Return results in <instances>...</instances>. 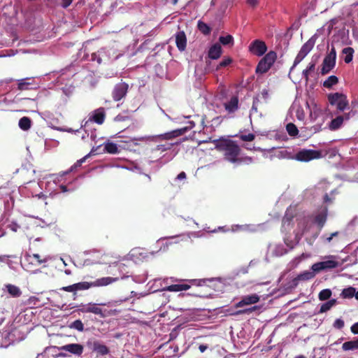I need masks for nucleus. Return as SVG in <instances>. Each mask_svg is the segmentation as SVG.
<instances>
[{
	"label": "nucleus",
	"mask_w": 358,
	"mask_h": 358,
	"mask_svg": "<svg viewBox=\"0 0 358 358\" xmlns=\"http://www.w3.org/2000/svg\"><path fill=\"white\" fill-rule=\"evenodd\" d=\"M212 142L215 144V149L223 153L227 161L231 163L241 161L239 158L241 149L236 141L229 138H220Z\"/></svg>",
	"instance_id": "1"
},
{
	"label": "nucleus",
	"mask_w": 358,
	"mask_h": 358,
	"mask_svg": "<svg viewBox=\"0 0 358 358\" xmlns=\"http://www.w3.org/2000/svg\"><path fill=\"white\" fill-rule=\"evenodd\" d=\"M117 280H118V278L103 277L96 279L95 281L91 282H80L71 285L62 287L60 288V290L76 293L77 291L86 290L92 287L106 286L116 282Z\"/></svg>",
	"instance_id": "2"
},
{
	"label": "nucleus",
	"mask_w": 358,
	"mask_h": 358,
	"mask_svg": "<svg viewBox=\"0 0 358 358\" xmlns=\"http://www.w3.org/2000/svg\"><path fill=\"white\" fill-rule=\"evenodd\" d=\"M51 259L50 256L42 257L38 254H30L27 252L24 256L22 263L23 268L29 272H34L41 264L46 263Z\"/></svg>",
	"instance_id": "3"
},
{
	"label": "nucleus",
	"mask_w": 358,
	"mask_h": 358,
	"mask_svg": "<svg viewBox=\"0 0 358 358\" xmlns=\"http://www.w3.org/2000/svg\"><path fill=\"white\" fill-rule=\"evenodd\" d=\"M328 101L331 106H336L338 111L343 112L349 107L347 96L343 93H331L327 96Z\"/></svg>",
	"instance_id": "4"
},
{
	"label": "nucleus",
	"mask_w": 358,
	"mask_h": 358,
	"mask_svg": "<svg viewBox=\"0 0 358 358\" xmlns=\"http://www.w3.org/2000/svg\"><path fill=\"white\" fill-rule=\"evenodd\" d=\"M277 59V54L274 51H270L264 55L263 58L259 62L256 67L257 73H266L271 66L273 64Z\"/></svg>",
	"instance_id": "5"
},
{
	"label": "nucleus",
	"mask_w": 358,
	"mask_h": 358,
	"mask_svg": "<svg viewBox=\"0 0 358 358\" xmlns=\"http://www.w3.org/2000/svg\"><path fill=\"white\" fill-rule=\"evenodd\" d=\"M106 303H89L87 305L83 306V307L80 309L82 313H93L94 315H99L101 318L106 317L109 315H113L115 310H103L99 306H105Z\"/></svg>",
	"instance_id": "6"
},
{
	"label": "nucleus",
	"mask_w": 358,
	"mask_h": 358,
	"mask_svg": "<svg viewBox=\"0 0 358 358\" xmlns=\"http://www.w3.org/2000/svg\"><path fill=\"white\" fill-rule=\"evenodd\" d=\"M189 284H174L171 285L166 287V290L169 292H180L183 290L189 289L192 285L195 286H203L206 284L207 282L210 281V279H192L188 280Z\"/></svg>",
	"instance_id": "7"
},
{
	"label": "nucleus",
	"mask_w": 358,
	"mask_h": 358,
	"mask_svg": "<svg viewBox=\"0 0 358 358\" xmlns=\"http://www.w3.org/2000/svg\"><path fill=\"white\" fill-rule=\"evenodd\" d=\"M336 52L334 48H332L330 52L323 59L321 74L326 75L329 73L336 66Z\"/></svg>",
	"instance_id": "8"
},
{
	"label": "nucleus",
	"mask_w": 358,
	"mask_h": 358,
	"mask_svg": "<svg viewBox=\"0 0 358 358\" xmlns=\"http://www.w3.org/2000/svg\"><path fill=\"white\" fill-rule=\"evenodd\" d=\"M321 156L322 153L320 150L303 149L296 154L295 159L297 161L307 162L313 159H319Z\"/></svg>",
	"instance_id": "9"
},
{
	"label": "nucleus",
	"mask_w": 358,
	"mask_h": 358,
	"mask_svg": "<svg viewBox=\"0 0 358 358\" xmlns=\"http://www.w3.org/2000/svg\"><path fill=\"white\" fill-rule=\"evenodd\" d=\"M315 45V41L313 38L309 39L306 43H305L296 57H295L294 64L291 68L292 70L296 65H298L305 57L310 52V50L313 48Z\"/></svg>",
	"instance_id": "10"
},
{
	"label": "nucleus",
	"mask_w": 358,
	"mask_h": 358,
	"mask_svg": "<svg viewBox=\"0 0 358 358\" xmlns=\"http://www.w3.org/2000/svg\"><path fill=\"white\" fill-rule=\"evenodd\" d=\"M129 90V85L126 83L116 84L112 92V97L115 101H119L124 98Z\"/></svg>",
	"instance_id": "11"
},
{
	"label": "nucleus",
	"mask_w": 358,
	"mask_h": 358,
	"mask_svg": "<svg viewBox=\"0 0 358 358\" xmlns=\"http://www.w3.org/2000/svg\"><path fill=\"white\" fill-rule=\"evenodd\" d=\"M249 50L253 55L260 57L265 54L267 50V46L264 41L257 39L250 43Z\"/></svg>",
	"instance_id": "12"
},
{
	"label": "nucleus",
	"mask_w": 358,
	"mask_h": 358,
	"mask_svg": "<svg viewBox=\"0 0 358 358\" xmlns=\"http://www.w3.org/2000/svg\"><path fill=\"white\" fill-rule=\"evenodd\" d=\"M340 265L339 262L334 260H327L313 264L311 268L314 272L319 273L327 269H333Z\"/></svg>",
	"instance_id": "13"
},
{
	"label": "nucleus",
	"mask_w": 358,
	"mask_h": 358,
	"mask_svg": "<svg viewBox=\"0 0 358 358\" xmlns=\"http://www.w3.org/2000/svg\"><path fill=\"white\" fill-rule=\"evenodd\" d=\"M187 132V129H177L162 134L155 136L156 141H169L176 137L182 136Z\"/></svg>",
	"instance_id": "14"
},
{
	"label": "nucleus",
	"mask_w": 358,
	"mask_h": 358,
	"mask_svg": "<svg viewBox=\"0 0 358 358\" xmlns=\"http://www.w3.org/2000/svg\"><path fill=\"white\" fill-rule=\"evenodd\" d=\"M61 350L77 356H80L83 353L84 347L79 343H71L63 345Z\"/></svg>",
	"instance_id": "15"
},
{
	"label": "nucleus",
	"mask_w": 358,
	"mask_h": 358,
	"mask_svg": "<svg viewBox=\"0 0 358 358\" xmlns=\"http://www.w3.org/2000/svg\"><path fill=\"white\" fill-rule=\"evenodd\" d=\"M260 298L257 294L247 295L242 298V299L236 304V308L243 307L247 305H251L259 302Z\"/></svg>",
	"instance_id": "16"
},
{
	"label": "nucleus",
	"mask_w": 358,
	"mask_h": 358,
	"mask_svg": "<svg viewBox=\"0 0 358 358\" xmlns=\"http://www.w3.org/2000/svg\"><path fill=\"white\" fill-rule=\"evenodd\" d=\"M105 117V109L101 107L93 112V114L90 117V120L94 121V122L99 124H102L104 122Z\"/></svg>",
	"instance_id": "17"
},
{
	"label": "nucleus",
	"mask_w": 358,
	"mask_h": 358,
	"mask_svg": "<svg viewBox=\"0 0 358 358\" xmlns=\"http://www.w3.org/2000/svg\"><path fill=\"white\" fill-rule=\"evenodd\" d=\"M176 43L179 50H185L187 45V38L183 31H180L176 34Z\"/></svg>",
	"instance_id": "18"
},
{
	"label": "nucleus",
	"mask_w": 358,
	"mask_h": 358,
	"mask_svg": "<svg viewBox=\"0 0 358 358\" xmlns=\"http://www.w3.org/2000/svg\"><path fill=\"white\" fill-rule=\"evenodd\" d=\"M225 110L229 113L236 112L238 108V98L237 96H233L230 100L224 103Z\"/></svg>",
	"instance_id": "19"
},
{
	"label": "nucleus",
	"mask_w": 358,
	"mask_h": 358,
	"mask_svg": "<svg viewBox=\"0 0 358 358\" xmlns=\"http://www.w3.org/2000/svg\"><path fill=\"white\" fill-rule=\"evenodd\" d=\"M327 217V208L324 207L321 212H320L315 217V222L317 224L320 229H322Z\"/></svg>",
	"instance_id": "20"
},
{
	"label": "nucleus",
	"mask_w": 358,
	"mask_h": 358,
	"mask_svg": "<svg viewBox=\"0 0 358 358\" xmlns=\"http://www.w3.org/2000/svg\"><path fill=\"white\" fill-rule=\"evenodd\" d=\"M3 290H6L7 292L14 298L20 297L22 295V291L16 285H12V284H6L4 285Z\"/></svg>",
	"instance_id": "21"
},
{
	"label": "nucleus",
	"mask_w": 358,
	"mask_h": 358,
	"mask_svg": "<svg viewBox=\"0 0 358 358\" xmlns=\"http://www.w3.org/2000/svg\"><path fill=\"white\" fill-rule=\"evenodd\" d=\"M222 54V47L219 43L213 45L208 50V57L212 59H218Z\"/></svg>",
	"instance_id": "22"
},
{
	"label": "nucleus",
	"mask_w": 358,
	"mask_h": 358,
	"mask_svg": "<svg viewBox=\"0 0 358 358\" xmlns=\"http://www.w3.org/2000/svg\"><path fill=\"white\" fill-rule=\"evenodd\" d=\"M316 272L309 271H305L300 274H299L294 279V282H298V281H306L310 280L315 277V273Z\"/></svg>",
	"instance_id": "23"
},
{
	"label": "nucleus",
	"mask_w": 358,
	"mask_h": 358,
	"mask_svg": "<svg viewBox=\"0 0 358 358\" xmlns=\"http://www.w3.org/2000/svg\"><path fill=\"white\" fill-rule=\"evenodd\" d=\"M93 350L96 351L101 355H106L109 353L108 348L103 344H101L99 341H94L93 343Z\"/></svg>",
	"instance_id": "24"
},
{
	"label": "nucleus",
	"mask_w": 358,
	"mask_h": 358,
	"mask_svg": "<svg viewBox=\"0 0 358 358\" xmlns=\"http://www.w3.org/2000/svg\"><path fill=\"white\" fill-rule=\"evenodd\" d=\"M178 142L176 143H165L162 144L157 145L155 148L152 149V152L159 151L160 152H164L167 150H169L172 148V147L175 145H178Z\"/></svg>",
	"instance_id": "25"
},
{
	"label": "nucleus",
	"mask_w": 358,
	"mask_h": 358,
	"mask_svg": "<svg viewBox=\"0 0 358 358\" xmlns=\"http://www.w3.org/2000/svg\"><path fill=\"white\" fill-rule=\"evenodd\" d=\"M342 349L344 351L358 350V338L345 342L343 343Z\"/></svg>",
	"instance_id": "26"
},
{
	"label": "nucleus",
	"mask_w": 358,
	"mask_h": 358,
	"mask_svg": "<svg viewBox=\"0 0 358 358\" xmlns=\"http://www.w3.org/2000/svg\"><path fill=\"white\" fill-rule=\"evenodd\" d=\"M343 123V117L338 115L330 122L329 124V128L331 131L337 130L341 127Z\"/></svg>",
	"instance_id": "27"
},
{
	"label": "nucleus",
	"mask_w": 358,
	"mask_h": 358,
	"mask_svg": "<svg viewBox=\"0 0 358 358\" xmlns=\"http://www.w3.org/2000/svg\"><path fill=\"white\" fill-rule=\"evenodd\" d=\"M18 125L22 130L27 131L31 128V120L28 117H23L20 119Z\"/></svg>",
	"instance_id": "28"
},
{
	"label": "nucleus",
	"mask_w": 358,
	"mask_h": 358,
	"mask_svg": "<svg viewBox=\"0 0 358 358\" xmlns=\"http://www.w3.org/2000/svg\"><path fill=\"white\" fill-rule=\"evenodd\" d=\"M104 151L109 154H117L119 149L117 144L108 141L104 144Z\"/></svg>",
	"instance_id": "29"
},
{
	"label": "nucleus",
	"mask_w": 358,
	"mask_h": 358,
	"mask_svg": "<svg viewBox=\"0 0 358 358\" xmlns=\"http://www.w3.org/2000/svg\"><path fill=\"white\" fill-rule=\"evenodd\" d=\"M295 215L296 214L292 212V209L291 208H287L282 218L283 225H289L293 218L294 217Z\"/></svg>",
	"instance_id": "30"
},
{
	"label": "nucleus",
	"mask_w": 358,
	"mask_h": 358,
	"mask_svg": "<svg viewBox=\"0 0 358 358\" xmlns=\"http://www.w3.org/2000/svg\"><path fill=\"white\" fill-rule=\"evenodd\" d=\"M338 83V78L336 76H330L323 83V86L327 89L331 88Z\"/></svg>",
	"instance_id": "31"
},
{
	"label": "nucleus",
	"mask_w": 358,
	"mask_h": 358,
	"mask_svg": "<svg viewBox=\"0 0 358 358\" xmlns=\"http://www.w3.org/2000/svg\"><path fill=\"white\" fill-rule=\"evenodd\" d=\"M343 54L345 55L344 61L345 63L349 64L352 62L353 58L354 50L351 47L345 48L343 51Z\"/></svg>",
	"instance_id": "32"
},
{
	"label": "nucleus",
	"mask_w": 358,
	"mask_h": 358,
	"mask_svg": "<svg viewBox=\"0 0 358 358\" xmlns=\"http://www.w3.org/2000/svg\"><path fill=\"white\" fill-rule=\"evenodd\" d=\"M198 29L204 35H208L211 32V28L205 22L199 20L197 24Z\"/></svg>",
	"instance_id": "33"
},
{
	"label": "nucleus",
	"mask_w": 358,
	"mask_h": 358,
	"mask_svg": "<svg viewBox=\"0 0 358 358\" xmlns=\"http://www.w3.org/2000/svg\"><path fill=\"white\" fill-rule=\"evenodd\" d=\"M355 288L352 287H349L348 288L343 289L341 296L343 299H350L355 296Z\"/></svg>",
	"instance_id": "34"
},
{
	"label": "nucleus",
	"mask_w": 358,
	"mask_h": 358,
	"mask_svg": "<svg viewBox=\"0 0 358 358\" xmlns=\"http://www.w3.org/2000/svg\"><path fill=\"white\" fill-rule=\"evenodd\" d=\"M286 130L291 136H296L299 133L296 126L293 123H288L286 126Z\"/></svg>",
	"instance_id": "35"
},
{
	"label": "nucleus",
	"mask_w": 358,
	"mask_h": 358,
	"mask_svg": "<svg viewBox=\"0 0 358 358\" xmlns=\"http://www.w3.org/2000/svg\"><path fill=\"white\" fill-rule=\"evenodd\" d=\"M336 303V299H331L327 302L323 303L320 310V313H325L329 310L333 306H334Z\"/></svg>",
	"instance_id": "36"
},
{
	"label": "nucleus",
	"mask_w": 358,
	"mask_h": 358,
	"mask_svg": "<svg viewBox=\"0 0 358 358\" xmlns=\"http://www.w3.org/2000/svg\"><path fill=\"white\" fill-rule=\"evenodd\" d=\"M71 329H74L78 330V331H84V325L80 320H76L74 322H71L69 326Z\"/></svg>",
	"instance_id": "37"
},
{
	"label": "nucleus",
	"mask_w": 358,
	"mask_h": 358,
	"mask_svg": "<svg viewBox=\"0 0 358 358\" xmlns=\"http://www.w3.org/2000/svg\"><path fill=\"white\" fill-rule=\"evenodd\" d=\"M331 296V291L329 289H322L318 295L319 299L320 301H325L329 299Z\"/></svg>",
	"instance_id": "38"
},
{
	"label": "nucleus",
	"mask_w": 358,
	"mask_h": 358,
	"mask_svg": "<svg viewBox=\"0 0 358 358\" xmlns=\"http://www.w3.org/2000/svg\"><path fill=\"white\" fill-rule=\"evenodd\" d=\"M219 41L224 45H233L234 44V38L231 35H227L225 36H220L219 38Z\"/></svg>",
	"instance_id": "39"
},
{
	"label": "nucleus",
	"mask_w": 358,
	"mask_h": 358,
	"mask_svg": "<svg viewBox=\"0 0 358 358\" xmlns=\"http://www.w3.org/2000/svg\"><path fill=\"white\" fill-rule=\"evenodd\" d=\"M130 120V115L129 112H124L117 115L115 118V122H125Z\"/></svg>",
	"instance_id": "40"
},
{
	"label": "nucleus",
	"mask_w": 358,
	"mask_h": 358,
	"mask_svg": "<svg viewBox=\"0 0 358 358\" xmlns=\"http://www.w3.org/2000/svg\"><path fill=\"white\" fill-rule=\"evenodd\" d=\"M27 78L25 79H21L18 81L17 88L20 90H27L29 89V85L30 83L27 82Z\"/></svg>",
	"instance_id": "41"
},
{
	"label": "nucleus",
	"mask_w": 358,
	"mask_h": 358,
	"mask_svg": "<svg viewBox=\"0 0 358 358\" xmlns=\"http://www.w3.org/2000/svg\"><path fill=\"white\" fill-rule=\"evenodd\" d=\"M85 159L86 157H83L79 160H78L71 168L69 171L64 172L62 176L64 175H66L68 173H69L70 172L73 171V170H75L76 169H77L78 167H80L82 164L85 161Z\"/></svg>",
	"instance_id": "42"
},
{
	"label": "nucleus",
	"mask_w": 358,
	"mask_h": 358,
	"mask_svg": "<svg viewBox=\"0 0 358 358\" xmlns=\"http://www.w3.org/2000/svg\"><path fill=\"white\" fill-rule=\"evenodd\" d=\"M232 62V59L231 57H224L222 61L220 62L217 66V69L224 68L229 65Z\"/></svg>",
	"instance_id": "43"
},
{
	"label": "nucleus",
	"mask_w": 358,
	"mask_h": 358,
	"mask_svg": "<svg viewBox=\"0 0 358 358\" xmlns=\"http://www.w3.org/2000/svg\"><path fill=\"white\" fill-rule=\"evenodd\" d=\"M239 138L243 141H252L255 138V135L253 134H248L247 135L242 134L239 136Z\"/></svg>",
	"instance_id": "44"
},
{
	"label": "nucleus",
	"mask_w": 358,
	"mask_h": 358,
	"mask_svg": "<svg viewBox=\"0 0 358 358\" xmlns=\"http://www.w3.org/2000/svg\"><path fill=\"white\" fill-rule=\"evenodd\" d=\"M344 321L341 319H336L334 322V327L338 329H341L342 328H343L344 327Z\"/></svg>",
	"instance_id": "45"
},
{
	"label": "nucleus",
	"mask_w": 358,
	"mask_h": 358,
	"mask_svg": "<svg viewBox=\"0 0 358 358\" xmlns=\"http://www.w3.org/2000/svg\"><path fill=\"white\" fill-rule=\"evenodd\" d=\"M91 60L92 61H96L98 64H101L102 62V59L99 54L96 52H94L91 55Z\"/></svg>",
	"instance_id": "46"
},
{
	"label": "nucleus",
	"mask_w": 358,
	"mask_h": 358,
	"mask_svg": "<svg viewBox=\"0 0 358 358\" xmlns=\"http://www.w3.org/2000/svg\"><path fill=\"white\" fill-rule=\"evenodd\" d=\"M354 115H355V113L351 110V111H350L348 113H344L343 115H341V116L343 117V122H344L345 120H350V118L352 116H353Z\"/></svg>",
	"instance_id": "47"
},
{
	"label": "nucleus",
	"mask_w": 358,
	"mask_h": 358,
	"mask_svg": "<svg viewBox=\"0 0 358 358\" xmlns=\"http://www.w3.org/2000/svg\"><path fill=\"white\" fill-rule=\"evenodd\" d=\"M257 308V306H254L252 308H248V309H245V310H238L237 312V314H243V313H251L252 311L256 310Z\"/></svg>",
	"instance_id": "48"
},
{
	"label": "nucleus",
	"mask_w": 358,
	"mask_h": 358,
	"mask_svg": "<svg viewBox=\"0 0 358 358\" xmlns=\"http://www.w3.org/2000/svg\"><path fill=\"white\" fill-rule=\"evenodd\" d=\"M36 302H39V300L38 298L35 297V296H31L29 299H28V304L29 305H31V304H33V305H36Z\"/></svg>",
	"instance_id": "49"
},
{
	"label": "nucleus",
	"mask_w": 358,
	"mask_h": 358,
	"mask_svg": "<svg viewBox=\"0 0 358 358\" xmlns=\"http://www.w3.org/2000/svg\"><path fill=\"white\" fill-rule=\"evenodd\" d=\"M195 126V123L194 121H189L187 122V125L184 127H182L181 129H187V131L192 129V128H194Z\"/></svg>",
	"instance_id": "50"
},
{
	"label": "nucleus",
	"mask_w": 358,
	"mask_h": 358,
	"mask_svg": "<svg viewBox=\"0 0 358 358\" xmlns=\"http://www.w3.org/2000/svg\"><path fill=\"white\" fill-rule=\"evenodd\" d=\"M315 67V64L314 62H310L308 65V66L306 69V72L308 71L309 73L314 71Z\"/></svg>",
	"instance_id": "51"
},
{
	"label": "nucleus",
	"mask_w": 358,
	"mask_h": 358,
	"mask_svg": "<svg viewBox=\"0 0 358 358\" xmlns=\"http://www.w3.org/2000/svg\"><path fill=\"white\" fill-rule=\"evenodd\" d=\"M350 329L354 334H358V322L352 324Z\"/></svg>",
	"instance_id": "52"
},
{
	"label": "nucleus",
	"mask_w": 358,
	"mask_h": 358,
	"mask_svg": "<svg viewBox=\"0 0 358 358\" xmlns=\"http://www.w3.org/2000/svg\"><path fill=\"white\" fill-rule=\"evenodd\" d=\"M73 0H62V6L63 8H66L72 3Z\"/></svg>",
	"instance_id": "53"
},
{
	"label": "nucleus",
	"mask_w": 358,
	"mask_h": 358,
	"mask_svg": "<svg viewBox=\"0 0 358 358\" xmlns=\"http://www.w3.org/2000/svg\"><path fill=\"white\" fill-rule=\"evenodd\" d=\"M247 3L248 5L251 6L252 7H255L258 3V1L257 0H247Z\"/></svg>",
	"instance_id": "54"
},
{
	"label": "nucleus",
	"mask_w": 358,
	"mask_h": 358,
	"mask_svg": "<svg viewBox=\"0 0 358 358\" xmlns=\"http://www.w3.org/2000/svg\"><path fill=\"white\" fill-rule=\"evenodd\" d=\"M208 346L207 345L201 344L199 346V350L201 352H204L207 349Z\"/></svg>",
	"instance_id": "55"
},
{
	"label": "nucleus",
	"mask_w": 358,
	"mask_h": 358,
	"mask_svg": "<svg viewBox=\"0 0 358 358\" xmlns=\"http://www.w3.org/2000/svg\"><path fill=\"white\" fill-rule=\"evenodd\" d=\"M338 234V231L332 233L329 237L326 238L327 242L330 243L333 237L336 236Z\"/></svg>",
	"instance_id": "56"
},
{
	"label": "nucleus",
	"mask_w": 358,
	"mask_h": 358,
	"mask_svg": "<svg viewBox=\"0 0 358 358\" xmlns=\"http://www.w3.org/2000/svg\"><path fill=\"white\" fill-rule=\"evenodd\" d=\"M185 178H186V173L184 171L180 172L177 176V179H178V180L185 179Z\"/></svg>",
	"instance_id": "57"
},
{
	"label": "nucleus",
	"mask_w": 358,
	"mask_h": 358,
	"mask_svg": "<svg viewBox=\"0 0 358 358\" xmlns=\"http://www.w3.org/2000/svg\"><path fill=\"white\" fill-rule=\"evenodd\" d=\"M309 73H309L308 71L306 72V69L303 71V78H305V80H306V81H308V78H309Z\"/></svg>",
	"instance_id": "58"
},
{
	"label": "nucleus",
	"mask_w": 358,
	"mask_h": 358,
	"mask_svg": "<svg viewBox=\"0 0 358 358\" xmlns=\"http://www.w3.org/2000/svg\"><path fill=\"white\" fill-rule=\"evenodd\" d=\"M59 188L62 190V192H66L68 191L67 187L66 185H60Z\"/></svg>",
	"instance_id": "59"
},
{
	"label": "nucleus",
	"mask_w": 358,
	"mask_h": 358,
	"mask_svg": "<svg viewBox=\"0 0 358 358\" xmlns=\"http://www.w3.org/2000/svg\"><path fill=\"white\" fill-rule=\"evenodd\" d=\"M324 202H330L331 201V199L327 194H325V195L324 196Z\"/></svg>",
	"instance_id": "60"
},
{
	"label": "nucleus",
	"mask_w": 358,
	"mask_h": 358,
	"mask_svg": "<svg viewBox=\"0 0 358 358\" xmlns=\"http://www.w3.org/2000/svg\"><path fill=\"white\" fill-rule=\"evenodd\" d=\"M64 272H65V273L66 275H71V271L70 270H69V269L65 270Z\"/></svg>",
	"instance_id": "61"
},
{
	"label": "nucleus",
	"mask_w": 358,
	"mask_h": 358,
	"mask_svg": "<svg viewBox=\"0 0 358 358\" xmlns=\"http://www.w3.org/2000/svg\"><path fill=\"white\" fill-rule=\"evenodd\" d=\"M295 358H306V357L303 355H299V356H296Z\"/></svg>",
	"instance_id": "62"
},
{
	"label": "nucleus",
	"mask_w": 358,
	"mask_h": 358,
	"mask_svg": "<svg viewBox=\"0 0 358 358\" xmlns=\"http://www.w3.org/2000/svg\"><path fill=\"white\" fill-rule=\"evenodd\" d=\"M355 296L356 299L358 300V291L357 292H355Z\"/></svg>",
	"instance_id": "63"
},
{
	"label": "nucleus",
	"mask_w": 358,
	"mask_h": 358,
	"mask_svg": "<svg viewBox=\"0 0 358 358\" xmlns=\"http://www.w3.org/2000/svg\"><path fill=\"white\" fill-rule=\"evenodd\" d=\"M246 160L248 161L249 162H252V161L251 157H247Z\"/></svg>",
	"instance_id": "64"
}]
</instances>
